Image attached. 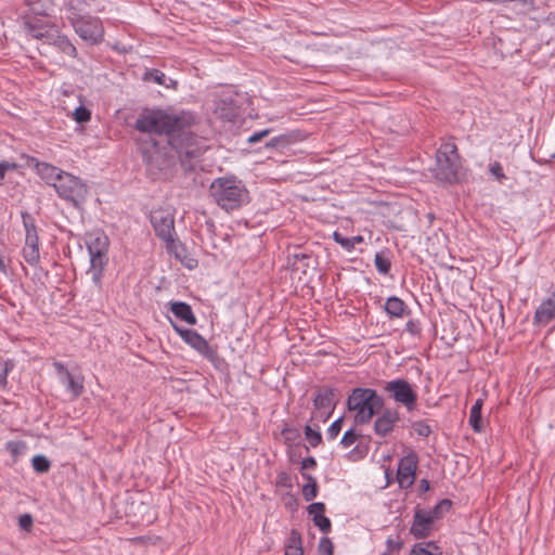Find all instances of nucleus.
<instances>
[{
  "label": "nucleus",
  "instance_id": "1",
  "mask_svg": "<svg viewBox=\"0 0 555 555\" xmlns=\"http://www.w3.org/2000/svg\"><path fill=\"white\" fill-rule=\"evenodd\" d=\"M196 115L175 108H144L138 116L134 128L144 133L165 134L168 144L178 154L185 172L196 170L206 151L204 140L195 134Z\"/></svg>",
  "mask_w": 555,
  "mask_h": 555
},
{
  "label": "nucleus",
  "instance_id": "2",
  "mask_svg": "<svg viewBox=\"0 0 555 555\" xmlns=\"http://www.w3.org/2000/svg\"><path fill=\"white\" fill-rule=\"evenodd\" d=\"M209 196L223 210L232 211L249 202V192L235 176L216 178L209 186Z\"/></svg>",
  "mask_w": 555,
  "mask_h": 555
},
{
  "label": "nucleus",
  "instance_id": "3",
  "mask_svg": "<svg viewBox=\"0 0 555 555\" xmlns=\"http://www.w3.org/2000/svg\"><path fill=\"white\" fill-rule=\"evenodd\" d=\"M383 405V398L370 388H356L347 400L348 410L356 412L354 423L357 425L369 423Z\"/></svg>",
  "mask_w": 555,
  "mask_h": 555
},
{
  "label": "nucleus",
  "instance_id": "4",
  "mask_svg": "<svg viewBox=\"0 0 555 555\" xmlns=\"http://www.w3.org/2000/svg\"><path fill=\"white\" fill-rule=\"evenodd\" d=\"M461 164L454 143H444L437 151L434 177L442 183H457L461 178Z\"/></svg>",
  "mask_w": 555,
  "mask_h": 555
},
{
  "label": "nucleus",
  "instance_id": "5",
  "mask_svg": "<svg viewBox=\"0 0 555 555\" xmlns=\"http://www.w3.org/2000/svg\"><path fill=\"white\" fill-rule=\"evenodd\" d=\"M59 196L78 208L86 201L88 186L78 177L64 172L57 182H52Z\"/></svg>",
  "mask_w": 555,
  "mask_h": 555
},
{
  "label": "nucleus",
  "instance_id": "6",
  "mask_svg": "<svg viewBox=\"0 0 555 555\" xmlns=\"http://www.w3.org/2000/svg\"><path fill=\"white\" fill-rule=\"evenodd\" d=\"M150 221L155 234L167 244V248L170 250L177 249L173 212L168 208L154 209L150 214ZM176 256L180 257L178 250H176Z\"/></svg>",
  "mask_w": 555,
  "mask_h": 555
},
{
  "label": "nucleus",
  "instance_id": "7",
  "mask_svg": "<svg viewBox=\"0 0 555 555\" xmlns=\"http://www.w3.org/2000/svg\"><path fill=\"white\" fill-rule=\"evenodd\" d=\"M85 243L90 256L92 275L99 278L108 260V237L105 233L93 232L86 235Z\"/></svg>",
  "mask_w": 555,
  "mask_h": 555
},
{
  "label": "nucleus",
  "instance_id": "8",
  "mask_svg": "<svg viewBox=\"0 0 555 555\" xmlns=\"http://www.w3.org/2000/svg\"><path fill=\"white\" fill-rule=\"evenodd\" d=\"M75 33L90 44H99L104 38V28L99 17L90 14L70 24Z\"/></svg>",
  "mask_w": 555,
  "mask_h": 555
},
{
  "label": "nucleus",
  "instance_id": "9",
  "mask_svg": "<svg viewBox=\"0 0 555 555\" xmlns=\"http://www.w3.org/2000/svg\"><path fill=\"white\" fill-rule=\"evenodd\" d=\"M384 390L389 393L396 402L403 404L408 411L416 408L417 393L412 388L411 384L403 379L398 378L386 383Z\"/></svg>",
  "mask_w": 555,
  "mask_h": 555
},
{
  "label": "nucleus",
  "instance_id": "10",
  "mask_svg": "<svg viewBox=\"0 0 555 555\" xmlns=\"http://www.w3.org/2000/svg\"><path fill=\"white\" fill-rule=\"evenodd\" d=\"M173 328L180 337L192 348L198 351L208 361L216 363L219 361L217 348L211 347L208 341L196 331L182 328L173 324Z\"/></svg>",
  "mask_w": 555,
  "mask_h": 555
},
{
  "label": "nucleus",
  "instance_id": "11",
  "mask_svg": "<svg viewBox=\"0 0 555 555\" xmlns=\"http://www.w3.org/2000/svg\"><path fill=\"white\" fill-rule=\"evenodd\" d=\"M42 41L49 46L55 47L60 52L65 55L76 59L78 55L76 47L72 43L69 38L62 34L59 28L51 24L49 29H44V34H39Z\"/></svg>",
  "mask_w": 555,
  "mask_h": 555
},
{
  "label": "nucleus",
  "instance_id": "12",
  "mask_svg": "<svg viewBox=\"0 0 555 555\" xmlns=\"http://www.w3.org/2000/svg\"><path fill=\"white\" fill-rule=\"evenodd\" d=\"M435 521L429 513H427V508L416 506L410 533L415 539H425L431 534Z\"/></svg>",
  "mask_w": 555,
  "mask_h": 555
},
{
  "label": "nucleus",
  "instance_id": "13",
  "mask_svg": "<svg viewBox=\"0 0 555 555\" xmlns=\"http://www.w3.org/2000/svg\"><path fill=\"white\" fill-rule=\"evenodd\" d=\"M417 464L418 456L413 451L399 461L397 479L401 488H408L413 485Z\"/></svg>",
  "mask_w": 555,
  "mask_h": 555
},
{
  "label": "nucleus",
  "instance_id": "14",
  "mask_svg": "<svg viewBox=\"0 0 555 555\" xmlns=\"http://www.w3.org/2000/svg\"><path fill=\"white\" fill-rule=\"evenodd\" d=\"M313 405L315 410L321 411L319 417L322 422H326L335 408V390L332 388H324L315 395L313 399Z\"/></svg>",
  "mask_w": 555,
  "mask_h": 555
},
{
  "label": "nucleus",
  "instance_id": "15",
  "mask_svg": "<svg viewBox=\"0 0 555 555\" xmlns=\"http://www.w3.org/2000/svg\"><path fill=\"white\" fill-rule=\"evenodd\" d=\"M317 271L315 260L309 255H295L291 263L292 278H302V275L312 276Z\"/></svg>",
  "mask_w": 555,
  "mask_h": 555
},
{
  "label": "nucleus",
  "instance_id": "16",
  "mask_svg": "<svg viewBox=\"0 0 555 555\" xmlns=\"http://www.w3.org/2000/svg\"><path fill=\"white\" fill-rule=\"evenodd\" d=\"M399 420L400 417L397 410L386 409L374 423L375 434L380 437H386L393 430V427Z\"/></svg>",
  "mask_w": 555,
  "mask_h": 555
},
{
  "label": "nucleus",
  "instance_id": "17",
  "mask_svg": "<svg viewBox=\"0 0 555 555\" xmlns=\"http://www.w3.org/2000/svg\"><path fill=\"white\" fill-rule=\"evenodd\" d=\"M325 504L315 502L308 506L309 515H312L313 524L323 532L328 533L332 529L331 520L324 515Z\"/></svg>",
  "mask_w": 555,
  "mask_h": 555
},
{
  "label": "nucleus",
  "instance_id": "18",
  "mask_svg": "<svg viewBox=\"0 0 555 555\" xmlns=\"http://www.w3.org/2000/svg\"><path fill=\"white\" fill-rule=\"evenodd\" d=\"M30 164L34 165L37 173L48 183H50L51 181L57 182L59 177L63 176V173L65 172L53 165H50L44 162H39L37 158L34 157L30 158Z\"/></svg>",
  "mask_w": 555,
  "mask_h": 555
},
{
  "label": "nucleus",
  "instance_id": "19",
  "mask_svg": "<svg viewBox=\"0 0 555 555\" xmlns=\"http://www.w3.org/2000/svg\"><path fill=\"white\" fill-rule=\"evenodd\" d=\"M88 4L85 0H68L65 3V10L67 12V20L69 24L88 15L86 12Z\"/></svg>",
  "mask_w": 555,
  "mask_h": 555
},
{
  "label": "nucleus",
  "instance_id": "20",
  "mask_svg": "<svg viewBox=\"0 0 555 555\" xmlns=\"http://www.w3.org/2000/svg\"><path fill=\"white\" fill-rule=\"evenodd\" d=\"M170 311L180 320L186 322L190 325H195L197 320L192 311L190 305L177 301L171 304Z\"/></svg>",
  "mask_w": 555,
  "mask_h": 555
},
{
  "label": "nucleus",
  "instance_id": "21",
  "mask_svg": "<svg viewBox=\"0 0 555 555\" xmlns=\"http://www.w3.org/2000/svg\"><path fill=\"white\" fill-rule=\"evenodd\" d=\"M483 405V399L479 398L475 401L470 408L468 424L475 433H482L485 425L481 416V410Z\"/></svg>",
  "mask_w": 555,
  "mask_h": 555
},
{
  "label": "nucleus",
  "instance_id": "22",
  "mask_svg": "<svg viewBox=\"0 0 555 555\" xmlns=\"http://www.w3.org/2000/svg\"><path fill=\"white\" fill-rule=\"evenodd\" d=\"M23 256L26 262L33 268V272H29L28 268L20 266L24 270L25 275L31 274L33 278H40V273L36 270V263L39 260V247L38 246H24Z\"/></svg>",
  "mask_w": 555,
  "mask_h": 555
},
{
  "label": "nucleus",
  "instance_id": "23",
  "mask_svg": "<svg viewBox=\"0 0 555 555\" xmlns=\"http://www.w3.org/2000/svg\"><path fill=\"white\" fill-rule=\"evenodd\" d=\"M22 218L26 232L25 246H38L39 240L33 218L27 212H24Z\"/></svg>",
  "mask_w": 555,
  "mask_h": 555
},
{
  "label": "nucleus",
  "instance_id": "24",
  "mask_svg": "<svg viewBox=\"0 0 555 555\" xmlns=\"http://www.w3.org/2000/svg\"><path fill=\"white\" fill-rule=\"evenodd\" d=\"M25 2L34 14L41 16H49L54 5L52 0H25Z\"/></svg>",
  "mask_w": 555,
  "mask_h": 555
},
{
  "label": "nucleus",
  "instance_id": "25",
  "mask_svg": "<svg viewBox=\"0 0 555 555\" xmlns=\"http://www.w3.org/2000/svg\"><path fill=\"white\" fill-rule=\"evenodd\" d=\"M25 29L28 35L33 38L41 40L42 37L39 34H44V29H49L51 25L43 23L39 18H29L24 22Z\"/></svg>",
  "mask_w": 555,
  "mask_h": 555
},
{
  "label": "nucleus",
  "instance_id": "26",
  "mask_svg": "<svg viewBox=\"0 0 555 555\" xmlns=\"http://www.w3.org/2000/svg\"><path fill=\"white\" fill-rule=\"evenodd\" d=\"M375 267L380 274H388L391 268V253L389 249H384L376 253L374 258Z\"/></svg>",
  "mask_w": 555,
  "mask_h": 555
},
{
  "label": "nucleus",
  "instance_id": "27",
  "mask_svg": "<svg viewBox=\"0 0 555 555\" xmlns=\"http://www.w3.org/2000/svg\"><path fill=\"white\" fill-rule=\"evenodd\" d=\"M302 478L307 480V483L302 486V496L306 501H312L318 495L319 486L317 479L307 473H301Z\"/></svg>",
  "mask_w": 555,
  "mask_h": 555
},
{
  "label": "nucleus",
  "instance_id": "28",
  "mask_svg": "<svg viewBox=\"0 0 555 555\" xmlns=\"http://www.w3.org/2000/svg\"><path fill=\"white\" fill-rule=\"evenodd\" d=\"M409 555H441V552L435 542H423L414 544Z\"/></svg>",
  "mask_w": 555,
  "mask_h": 555
},
{
  "label": "nucleus",
  "instance_id": "29",
  "mask_svg": "<svg viewBox=\"0 0 555 555\" xmlns=\"http://www.w3.org/2000/svg\"><path fill=\"white\" fill-rule=\"evenodd\" d=\"M62 382L66 384L67 389L72 392L74 398H78L83 391V378L76 379L68 372L62 377Z\"/></svg>",
  "mask_w": 555,
  "mask_h": 555
},
{
  "label": "nucleus",
  "instance_id": "30",
  "mask_svg": "<svg viewBox=\"0 0 555 555\" xmlns=\"http://www.w3.org/2000/svg\"><path fill=\"white\" fill-rule=\"evenodd\" d=\"M452 507V501L449 499H443L439 503H437L433 508H428L427 513L435 519H441Z\"/></svg>",
  "mask_w": 555,
  "mask_h": 555
},
{
  "label": "nucleus",
  "instance_id": "31",
  "mask_svg": "<svg viewBox=\"0 0 555 555\" xmlns=\"http://www.w3.org/2000/svg\"><path fill=\"white\" fill-rule=\"evenodd\" d=\"M142 79L146 82H154L159 86L169 87L166 75L156 68L145 70Z\"/></svg>",
  "mask_w": 555,
  "mask_h": 555
},
{
  "label": "nucleus",
  "instance_id": "32",
  "mask_svg": "<svg viewBox=\"0 0 555 555\" xmlns=\"http://www.w3.org/2000/svg\"><path fill=\"white\" fill-rule=\"evenodd\" d=\"M404 302L397 298V297H390L388 298V300L386 301V306H385V309L387 311L388 314H390L391 317H401L404 312Z\"/></svg>",
  "mask_w": 555,
  "mask_h": 555
},
{
  "label": "nucleus",
  "instance_id": "33",
  "mask_svg": "<svg viewBox=\"0 0 555 555\" xmlns=\"http://www.w3.org/2000/svg\"><path fill=\"white\" fill-rule=\"evenodd\" d=\"M5 449L10 452L13 460L16 461L17 457L26 451L27 444L22 440L9 441L5 446Z\"/></svg>",
  "mask_w": 555,
  "mask_h": 555
},
{
  "label": "nucleus",
  "instance_id": "34",
  "mask_svg": "<svg viewBox=\"0 0 555 555\" xmlns=\"http://www.w3.org/2000/svg\"><path fill=\"white\" fill-rule=\"evenodd\" d=\"M31 463L35 472L39 474L48 473L51 467L50 461L43 455H35Z\"/></svg>",
  "mask_w": 555,
  "mask_h": 555
},
{
  "label": "nucleus",
  "instance_id": "35",
  "mask_svg": "<svg viewBox=\"0 0 555 555\" xmlns=\"http://www.w3.org/2000/svg\"><path fill=\"white\" fill-rule=\"evenodd\" d=\"M305 436L312 448L322 443V435L319 430H314L310 425L305 426Z\"/></svg>",
  "mask_w": 555,
  "mask_h": 555
},
{
  "label": "nucleus",
  "instance_id": "36",
  "mask_svg": "<svg viewBox=\"0 0 555 555\" xmlns=\"http://www.w3.org/2000/svg\"><path fill=\"white\" fill-rule=\"evenodd\" d=\"M302 548V539L301 534L298 530L292 529L289 537L287 539V544L285 550H301Z\"/></svg>",
  "mask_w": 555,
  "mask_h": 555
},
{
  "label": "nucleus",
  "instance_id": "37",
  "mask_svg": "<svg viewBox=\"0 0 555 555\" xmlns=\"http://www.w3.org/2000/svg\"><path fill=\"white\" fill-rule=\"evenodd\" d=\"M292 142V138L288 134H281L278 137L272 138L270 141L266 143L267 147H273V149H284L288 146Z\"/></svg>",
  "mask_w": 555,
  "mask_h": 555
},
{
  "label": "nucleus",
  "instance_id": "38",
  "mask_svg": "<svg viewBox=\"0 0 555 555\" xmlns=\"http://www.w3.org/2000/svg\"><path fill=\"white\" fill-rule=\"evenodd\" d=\"M281 435L284 437L286 443H294L300 438V431L299 429L295 427H289L288 425H285L282 430Z\"/></svg>",
  "mask_w": 555,
  "mask_h": 555
},
{
  "label": "nucleus",
  "instance_id": "39",
  "mask_svg": "<svg viewBox=\"0 0 555 555\" xmlns=\"http://www.w3.org/2000/svg\"><path fill=\"white\" fill-rule=\"evenodd\" d=\"M14 367L12 360H3L0 358V385L7 384L8 374Z\"/></svg>",
  "mask_w": 555,
  "mask_h": 555
},
{
  "label": "nucleus",
  "instance_id": "40",
  "mask_svg": "<svg viewBox=\"0 0 555 555\" xmlns=\"http://www.w3.org/2000/svg\"><path fill=\"white\" fill-rule=\"evenodd\" d=\"M318 548H319L320 555H333L334 554L333 542L327 537L321 538Z\"/></svg>",
  "mask_w": 555,
  "mask_h": 555
},
{
  "label": "nucleus",
  "instance_id": "41",
  "mask_svg": "<svg viewBox=\"0 0 555 555\" xmlns=\"http://www.w3.org/2000/svg\"><path fill=\"white\" fill-rule=\"evenodd\" d=\"M360 436V434L356 433V430L351 428L344 434L340 444L345 448H349L359 439Z\"/></svg>",
  "mask_w": 555,
  "mask_h": 555
},
{
  "label": "nucleus",
  "instance_id": "42",
  "mask_svg": "<svg viewBox=\"0 0 555 555\" xmlns=\"http://www.w3.org/2000/svg\"><path fill=\"white\" fill-rule=\"evenodd\" d=\"M90 118H91V113L85 106H79L74 112V119L78 124H85V122L89 121Z\"/></svg>",
  "mask_w": 555,
  "mask_h": 555
},
{
  "label": "nucleus",
  "instance_id": "43",
  "mask_svg": "<svg viewBox=\"0 0 555 555\" xmlns=\"http://www.w3.org/2000/svg\"><path fill=\"white\" fill-rule=\"evenodd\" d=\"M344 417L337 418L327 429V438L330 440H334L340 433L343 428Z\"/></svg>",
  "mask_w": 555,
  "mask_h": 555
},
{
  "label": "nucleus",
  "instance_id": "44",
  "mask_svg": "<svg viewBox=\"0 0 555 555\" xmlns=\"http://www.w3.org/2000/svg\"><path fill=\"white\" fill-rule=\"evenodd\" d=\"M412 428L418 436L428 437L431 434L430 426L424 421H417L412 424Z\"/></svg>",
  "mask_w": 555,
  "mask_h": 555
},
{
  "label": "nucleus",
  "instance_id": "45",
  "mask_svg": "<svg viewBox=\"0 0 555 555\" xmlns=\"http://www.w3.org/2000/svg\"><path fill=\"white\" fill-rule=\"evenodd\" d=\"M489 171L499 182L506 180V176L503 172V167L499 162L490 164Z\"/></svg>",
  "mask_w": 555,
  "mask_h": 555
},
{
  "label": "nucleus",
  "instance_id": "46",
  "mask_svg": "<svg viewBox=\"0 0 555 555\" xmlns=\"http://www.w3.org/2000/svg\"><path fill=\"white\" fill-rule=\"evenodd\" d=\"M333 238L337 244H339L347 251L352 250V242L350 241V237H346L340 232L335 231L333 233Z\"/></svg>",
  "mask_w": 555,
  "mask_h": 555
},
{
  "label": "nucleus",
  "instance_id": "47",
  "mask_svg": "<svg viewBox=\"0 0 555 555\" xmlns=\"http://www.w3.org/2000/svg\"><path fill=\"white\" fill-rule=\"evenodd\" d=\"M33 516L30 514H23L18 518V526L26 531H30L33 528Z\"/></svg>",
  "mask_w": 555,
  "mask_h": 555
},
{
  "label": "nucleus",
  "instance_id": "48",
  "mask_svg": "<svg viewBox=\"0 0 555 555\" xmlns=\"http://www.w3.org/2000/svg\"><path fill=\"white\" fill-rule=\"evenodd\" d=\"M386 545H387V552L386 553L392 554V553H399L400 550L403 546V543H402V541H399V540L396 541L393 539H388L386 541Z\"/></svg>",
  "mask_w": 555,
  "mask_h": 555
},
{
  "label": "nucleus",
  "instance_id": "49",
  "mask_svg": "<svg viewBox=\"0 0 555 555\" xmlns=\"http://www.w3.org/2000/svg\"><path fill=\"white\" fill-rule=\"evenodd\" d=\"M270 133V130L269 129H264V130H261V131H257L255 133H253L249 138H248V142L249 143H257V142H260L264 137H267L268 134Z\"/></svg>",
  "mask_w": 555,
  "mask_h": 555
},
{
  "label": "nucleus",
  "instance_id": "50",
  "mask_svg": "<svg viewBox=\"0 0 555 555\" xmlns=\"http://www.w3.org/2000/svg\"><path fill=\"white\" fill-rule=\"evenodd\" d=\"M317 466V461L314 457L312 456H309V457H306L301 461V470H305V469H313L314 467Z\"/></svg>",
  "mask_w": 555,
  "mask_h": 555
},
{
  "label": "nucleus",
  "instance_id": "51",
  "mask_svg": "<svg viewBox=\"0 0 555 555\" xmlns=\"http://www.w3.org/2000/svg\"><path fill=\"white\" fill-rule=\"evenodd\" d=\"M53 366L55 367L56 370V373L63 377L64 375H66L68 373V370L65 367V365L59 361H55L53 363Z\"/></svg>",
  "mask_w": 555,
  "mask_h": 555
},
{
  "label": "nucleus",
  "instance_id": "52",
  "mask_svg": "<svg viewBox=\"0 0 555 555\" xmlns=\"http://www.w3.org/2000/svg\"><path fill=\"white\" fill-rule=\"evenodd\" d=\"M151 539L149 537H135L129 539V541L133 544L143 545L146 544Z\"/></svg>",
  "mask_w": 555,
  "mask_h": 555
},
{
  "label": "nucleus",
  "instance_id": "53",
  "mask_svg": "<svg viewBox=\"0 0 555 555\" xmlns=\"http://www.w3.org/2000/svg\"><path fill=\"white\" fill-rule=\"evenodd\" d=\"M9 170V163L2 162L0 163V184H2V181L4 179L5 172Z\"/></svg>",
  "mask_w": 555,
  "mask_h": 555
},
{
  "label": "nucleus",
  "instance_id": "54",
  "mask_svg": "<svg viewBox=\"0 0 555 555\" xmlns=\"http://www.w3.org/2000/svg\"><path fill=\"white\" fill-rule=\"evenodd\" d=\"M181 262L189 269H193L197 266V260L194 258H185L184 260H181Z\"/></svg>",
  "mask_w": 555,
  "mask_h": 555
},
{
  "label": "nucleus",
  "instance_id": "55",
  "mask_svg": "<svg viewBox=\"0 0 555 555\" xmlns=\"http://www.w3.org/2000/svg\"><path fill=\"white\" fill-rule=\"evenodd\" d=\"M430 488L429 481L427 479H422L420 482V491L427 492Z\"/></svg>",
  "mask_w": 555,
  "mask_h": 555
},
{
  "label": "nucleus",
  "instance_id": "56",
  "mask_svg": "<svg viewBox=\"0 0 555 555\" xmlns=\"http://www.w3.org/2000/svg\"><path fill=\"white\" fill-rule=\"evenodd\" d=\"M350 241L352 242V249H353L356 244L363 243L364 238L361 235H357V236H351Z\"/></svg>",
  "mask_w": 555,
  "mask_h": 555
},
{
  "label": "nucleus",
  "instance_id": "57",
  "mask_svg": "<svg viewBox=\"0 0 555 555\" xmlns=\"http://www.w3.org/2000/svg\"><path fill=\"white\" fill-rule=\"evenodd\" d=\"M406 331H409L411 334L417 333L416 325L414 324V322H412V321L408 322Z\"/></svg>",
  "mask_w": 555,
  "mask_h": 555
},
{
  "label": "nucleus",
  "instance_id": "58",
  "mask_svg": "<svg viewBox=\"0 0 555 555\" xmlns=\"http://www.w3.org/2000/svg\"><path fill=\"white\" fill-rule=\"evenodd\" d=\"M285 555H304V550H285Z\"/></svg>",
  "mask_w": 555,
  "mask_h": 555
},
{
  "label": "nucleus",
  "instance_id": "59",
  "mask_svg": "<svg viewBox=\"0 0 555 555\" xmlns=\"http://www.w3.org/2000/svg\"><path fill=\"white\" fill-rule=\"evenodd\" d=\"M235 109H236V106L231 107V108L229 109L230 112H229V113H225L223 116H224V117H227V118H229V119H231L232 117H235V115H236Z\"/></svg>",
  "mask_w": 555,
  "mask_h": 555
},
{
  "label": "nucleus",
  "instance_id": "60",
  "mask_svg": "<svg viewBox=\"0 0 555 555\" xmlns=\"http://www.w3.org/2000/svg\"><path fill=\"white\" fill-rule=\"evenodd\" d=\"M522 2L524 5L528 7V8H533L534 7V0H520Z\"/></svg>",
  "mask_w": 555,
  "mask_h": 555
},
{
  "label": "nucleus",
  "instance_id": "61",
  "mask_svg": "<svg viewBox=\"0 0 555 555\" xmlns=\"http://www.w3.org/2000/svg\"><path fill=\"white\" fill-rule=\"evenodd\" d=\"M0 272H2L3 274H8V271L5 269V264L3 262V259L0 257Z\"/></svg>",
  "mask_w": 555,
  "mask_h": 555
},
{
  "label": "nucleus",
  "instance_id": "62",
  "mask_svg": "<svg viewBox=\"0 0 555 555\" xmlns=\"http://www.w3.org/2000/svg\"><path fill=\"white\" fill-rule=\"evenodd\" d=\"M280 479H281V482H282L283 485H286V482H285V481H286V480H288V479H289V477L287 476V474H286V473H282V474H281V476H280Z\"/></svg>",
  "mask_w": 555,
  "mask_h": 555
},
{
  "label": "nucleus",
  "instance_id": "63",
  "mask_svg": "<svg viewBox=\"0 0 555 555\" xmlns=\"http://www.w3.org/2000/svg\"><path fill=\"white\" fill-rule=\"evenodd\" d=\"M221 102H222V103H224V104H227V103H229V104H231V105L233 104V100H232V98H231V96H230V98L221 99Z\"/></svg>",
  "mask_w": 555,
  "mask_h": 555
},
{
  "label": "nucleus",
  "instance_id": "64",
  "mask_svg": "<svg viewBox=\"0 0 555 555\" xmlns=\"http://www.w3.org/2000/svg\"><path fill=\"white\" fill-rule=\"evenodd\" d=\"M16 168V164L14 163H9V170H13Z\"/></svg>",
  "mask_w": 555,
  "mask_h": 555
}]
</instances>
